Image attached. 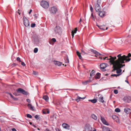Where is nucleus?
<instances>
[{"mask_svg":"<svg viewBox=\"0 0 131 131\" xmlns=\"http://www.w3.org/2000/svg\"><path fill=\"white\" fill-rule=\"evenodd\" d=\"M101 4L100 1L99 0H98L96 3L94 4V8L97 12H99L101 10Z\"/></svg>","mask_w":131,"mask_h":131,"instance_id":"2","label":"nucleus"},{"mask_svg":"<svg viewBox=\"0 0 131 131\" xmlns=\"http://www.w3.org/2000/svg\"><path fill=\"white\" fill-rule=\"evenodd\" d=\"M81 21H82V19L81 18H80V21H79V23H80V22Z\"/></svg>","mask_w":131,"mask_h":131,"instance_id":"58","label":"nucleus"},{"mask_svg":"<svg viewBox=\"0 0 131 131\" xmlns=\"http://www.w3.org/2000/svg\"><path fill=\"white\" fill-rule=\"evenodd\" d=\"M13 94L15 96H18L19 95V94H18V93L16 92H15Z\"/></svg>","mask_w":131,"mask_h":131,"instance_id":"48","label":"nucleus"},{"mask_svg":"<svg viewBox=\"0 0 131 131\" xmlns=\"http://www.w3.org/2000/svg\"><path fill=\"white\" fill-rule=\"evenodd\" d=\"M101 74L99 73H96V75L94 77L96 79H99L100 78Z\"/></svg>","mask_w":131,"mask_h":131,"instance_id":"19","label":"nucleus"},{"mask_svg":"<svg viewBox=\"0 0 131 131\" xmlns=\"http://www.w3.org/2000/svg\"><path fill=\"white\" fill-rule=\"evenodd\" d=\"M21 64L23 66H25L26 65L25 64L24 62H21Z\"/></svg>","mask_w":131,"mask_h":131,"instance_id":"51","label":"nucleus"},{"mask_svg":"<svg viewBox=\"0 0 131 131\" xmlns=\"http://www.w3.org/2000/svg\"><path fill=\"white\" fill-rule=\"evenodd\" d=\"M16 60L18 61H19V62H21V61L20 60V58L19 57H17V58Z\"/></svg>","mask_w":131,"mask_h":131,"instance_id":"43","label":"nucleus"},{"mask_svg":"<svg viewBox=\"0 0 131 131\" xmlns=\"http://www.w3.org/2000/svg\"><path fill=\"white\" fill-rule=\"evenodd\" d=\"M45 123H46V124H47V122H45Z\"/></svg>","mask_w":131,"mask_h":131,"instance_id":"62","label":"nucleus"},{"mask_svg":"<svg viewBox=\"0 0 131 131\" xmlns=\"http://www.w3.org/2000/svg\"><path fill=\"white\" fill-rule=\"evenodd\" d=\"M95 71L94 70H92V72L90 74V75L91 76H94L95 74Z\"/></svg>","mask_w":131,"mask_h":131,"instance_id":"30","label":"nucleus"},{"mask_svg":"<svg viewBox=\"0 0 131 131\" xmlns=\"http://www.w3.org/2000/svg\"><path fill=\"white\" fill-rule=\"evenodd\" d=\"M125 81L127 82L128 83H129L128 82L127 80H126Z\"/></svg>","mask_w":131,"mask_h":131,"instance_id":"57","label":"nucleus"},{"mask_svg":"<svg viewBox=\"0 0 131 131\" xmlns=\"http://www.w3.org/2000/svg\"><path fill=\"white\" fill-rule=\"evenodd\" d=\"M62 126L64 128L68 130H69L70 129V126L67 124L63 123L62 124Z\"/></svg>","mask_w":131,"mask_h":131,"instance_id":"14","label":"nucleus"},{"mask_svg":"<svg viewBox=\"0 0 131 131\" xmlns=\"http://www.w3.org/2000/svg\"><path fill=\"white\" fill-rule=\"evenodd\" d=\"M112 118L113 119H115L116 118H117L118 117L116 115H114L112 116Z\"/></svg>","mask_w":131,"mask_h":131,"instance_id":"35","label":"nucleus"},{"mask_svg":"<svg viewBox=\"0 0 131 131\" xmlns=\"http://www.w3.org/2000/svg\"><path fill=\"white\" fill-rule=\"evenodd\" d=\"M110 56H108V57H105L104 58V57L102 58V57H99V58H100L101 59V60L103 59L104 60H105V59H106L107 58V60H109V61L108 62L111 63L109 62V61H110V60L108 59L109 58V57Z\"/></svg>","mask_w":131,"mask_h":131,"instance_id":"24","label":"nucleus"},{"mask_svg":"<svg viewBox=\"0 0 131 131\" xmlns=\"http://www.w3.org/2000/svg\"><path fill=\"white\" fill-rule=\"evenodd\" d=\"M27 117L29 118H31L32 117V116L31 115L29 114H27Z\"/></svg>","mask_w":131,"mask_h":131,"instance_id":"38","label":"nucleus"},{"mask_svg":"<svg viewBox=\"0 0 131 131\" xmlns=\"http://www.w3.org/2000/svg\"><path fill=\"white\" fill-rule=\"evenodd\" d=\"M32 10H31V9H30V10L29 12V13H29V14H30L31 13V12H32Z\"/></svg>","mask_w":131,"mask_h":131,"instance_id":"55","label":"nucleus"},{"mask_svg":"<svg viewBox=\"0 0 131 131\" xmlns=\"http://www.w3.org/2000/svg\"><path fill=\"white\" fill-rule=\"evenodd\" d=\"M121 74H112L111 75V76H112V77H117L119 76Z\"/></svg>","mask_w":131,"mask_h":131,"instance_id":"36","label":"nucleus"},{"mask_svg":"<svg viewBox=\"0 0 131 131\" xmlns=\"http://www.w3.org/2000/svg\"><path fill=\"white\" fill-rule=\"evenodd\" d=\"M99 12V15L101 17H102L105 16V12L104 11H100Z\"/></svg>","mask_w":131,"mask_h":131,"instance_id":"11","label":"nucleus"},{"mask_svg":"<svg viewBox=\"0 0 131 131\" xmlns=\"http://www.w3.org/2000/svg\"><path fill=\"white\" fill-rule=\"evenodd\" d=\"M57 11V8L54 7H52L51 8L50 11L52 13H56Z\"/></svg>","mask_w":131,"mask_h":131,"instance_id":"15","label":"nucleus"},{"mask_svg":"<svg viewBox=\"0 0 131 131\" xmlns=\"http://www.w3.org/2000/svg\"><path fill=\"white\" fill-rule=\"evenodd\" d=\"M54 32L56 34H60L62 33V29L59 26H56L54 29Z\"/></svg>","mask_w":131,"mask_h":131,"instance_id":"5","label":"nucleus"},{"mask_svg":"<svg viewBox=\"0 0 131 131\" xmlns=\"http://www.w3.org/2000/svg\"><path fill=\"white\" fill-rule=\"evenodd\" d=\"M91 16L92 17L93 20H94L95 19H94V17L93 15V13H92L91 14Z\"/></svg>","mask_w":131,"mask_h":131,"instance_id":"50","label":"nucleus"},{"mask_svg":"<svg viewBox=\"0 0 131 131\" xmlns=\"http://www.w3.org/2000/svg\"><path fill=\"white\" fill-rule=\"evenodd\" d=\"M34 126L36 128V126L35 125H34Z\"/></svg>","mask_w":131,"mask_h":131,"instance_id":"59","label":"nucleus"},{"mask_svg":"<svg viewBox=\"0 0 131 131\" xmlns=\"http://www.w3.org/2000/svg\"><path fill=\"white\" fill-rule=\"evenodd\" d=\"M121 68H117L116 70V73L117 74L120 73L122 71V70L120 69Z\"/></svg>","mask_w":131,"mask_h":131,"instance_id":"33","label":"nucleus"},{"mask_svg":"<svg viewBox=\"0 0 131 131\" xmlns=\"http://www.w3.org/2000/svg\"><path fill=\"white\" fill-rule=\"evenodd\" d=\"M41 6L45 8H47L49 6L48 3L46 1H42L41 2Z\"/></svg>","mask_w":131,"mask_h":131,"instance_id":"7","label":"nucleus"},{"mask_svg":"<svg viewBox=\"0 0 131 131\" xmlns=\"http://www.w3.org/2000/svg\"><path fill=\"white\" fill-rule=\"evenodd\" d=\"M91 117L94 120H96L97 119V117L94 114H92L91 116Z\"/></svg>","mask_w":131,"mask_h":131,"instance_id":"25","label":"nucleus"},{"mask_svg":"<svg viewBox=\"0 0 131 131\" xmlns=\"http://www.w3.org/2000/svg\"><path fill=\"white\" fill-rule=\"evenodd\" d=\"M33 74H34L35 75H36L37 74V72H33Z\"/></svg>","mask_w":131,"mask_h":131,"instance_id":"56","label":"nucleus"},{"mask_svg":"<svg viewBox=\"0 0 131 131\" xmlns=\"http://www.w3.org/2000/svg\"><path fill=\"white\" fill-rule=\"evenodd\" d=\"M30 123V125L32 124V123H31V122H30V123Z\"/></svg>","mask_w":131,"mask_h":131,"instance_id":"61","label":"nucleus"},{"mask_svg":"<svg viewBox=\"0 0 131 131\" xmlns=\"http://www.w3.org/2000/svg\"><path fill=\"white\" fill-rule=\"evenodd\" d=\"M43 99L46 101H48L49 100V97L48 96L46 95H44L43 96Z\"/></svg>","mask_w":131,"mask_h":131,"instance_id":"27","label":"nucleus"},{"mask_svg":"<svg viewBox=\"0 0 131 131\" xmlns=\"http://www.w3.org/2000/svg\"><path fill=\"white\" fill-rule=\"evenodd\" d=\"M56 41V39L55 38H53L51 39L49 41V42L50 44H52L53 42H54Z\"/></svg>","mask_w":131,"mask_h":131,"instance_id":"20","label":"nucleus"},{"mask_svg":"<svg viewBox=\"0 0 131 131\" xmlns=\"http://www.w3.org/2000/svg\"><path fill=\"white\" fill-rule=\"evenodd\" d=\"M92 76H91L90 77V78H89L90 80L89 81H90V82L91 81V80H93V79L92 78Z\"/></svg>","mask_w":131,"mask_h":131,"instance_id":"49","label":"nucleus"},{"mask_svg":"<svg viewBox=\"0 0 131 131\" xmlns=\"http://www.w3.org/2000/svg\"><path fill=\"white\" fill-rule=\"evenodd\" d=\"M12 130L13 131H16V130L14 128H13L12 129Z\"/></svg>","mask_w":131,"mask_h":131,"instance_id":"54","label":"nucleus"},{"mask_svg":"<svg viewBox=\"0 0 131 131\" xmlns=\"http://www.w3.org/2000/svg\"><path fill=\"white\" fill-rule=\"evenodd\" d=\"M130 115H131V112L130 113Z\"/></svg>","mask_w":131,"mask_h":131,"instance_id":"63","label":"nucleus"},{"mask_svg":"<svg viewBox=\"0 0 131 131\" xmlns=\"http://www.w3.org/2000/svg\"><path fill=\"white\" fill-rule=\"evenodd\" d=\"M124 111L127 114H128L130 112V109L128 108H125Z\"/></svg>","mask_w":131,"mask_h":131,"instance_id":"16","label":"nucleus"},{"mask_svg":"<svg viewBox=\"0 0 131 131\" xmlns=\"http://www.w3.org/2000/svg\"><path fill=\"white\" fill-rule=\"evenodd\" d=\"M8 93L10 96V97L12 98L13 99L15 100H17V99L16 98L14 97L11 93Z\"/></svg>","mask_w":131,"mask_h":131,"instance_id":"31","label":"nucleus"},{"mask_svg":"<svg viewBox=\"0 0 131 131\" xmlns=\"http://www.w3.org/2000/svg\"><path fill=\"white\" fill-rule=\"evenodd\" d=\"M90 82V81L87 80L86 81L83 83L85 85H86L89 83Z\"/></svg>","mask_w":131,"mask_h":131,"instance_id":"37","label":"nucleus"},{"mask_svg":"<svg viewBox=\"0 0 131 131\" xmlns=\"http://www.w3.org/2000/svg\"><path fill=\"white\" fill-rule=\"evenodd\" d=\"M90 10L92 12H93V8L92 7L91 5H90Z\"/></svg>","mask_w":131,"mask_h":131,"instance_id":"39","label":"nucleus"},{"mask_svg":"<svg viewBox=\"0 0 131 131\" xmlns=\"http://www.w3.org/2000/svg\"><path fill=\"white\" fill-rule=\"evenodd\" d=\"M38 116H39L38 115H36L35 116V117L36 118H38Z\"/></svg>","mask_w":131,"mask_h":131,"instance_id":"53","label":"nucleus"},{"mask_svg":"<svg viewBox=\"0 0 131 131\" xmlns=\"http://www.w3.org/2000/svg\"><path fill=\"white\" fill-rule=\"evenodd\" d=\"M23 20L24 25L26 27H28L29 26V21L26 17L24 16L23 17Z\"/></svg>","mask_w":131,"mask_h":131,"instance_id":"6","label":"nucleus"},{"mask_svg":"<svg viewBox=\"0 0 131 131\" xmlns=\"http://www.w3.org/2000/svg\"><path fill=\"white\" fill-rule=\"evenodd\" d=\"M27 101L28 103H30V100L29 99H27Z\"/></svg>","mask_w":131,"mask_h":131,"instance_id":"52","label":"nucleus"},{"mask_svg":"<svg viewBox=\"0 0 131 131\" xmlns=\"http://www.w3.org/2000/svg\"><path fill=\"white\" fill-rule=\"evenodd\" d=\"M38 51V49L37 48H35L34 50V52L35 53L37 52Z\"/></svg>","mask_w":131,"mask_h":131,"instance_id":"41","label":"nucleus"},{"mask_svg":"<svg viewBox=\"0 0 131 131\" xmlns=\"http://www.w3.org/2000/svg\"><path fill=\"white\" fill-rule=\"evenodd\" d=\"M35 25H36L35 23H33L31 24V27H35Z\"/></svg>","mask_w":131,"mask_h":131,"instance_id":"42","label":"nucleus"},{"mask_svg":"<svg viewBox=\"0 0 131 131\" xmlns=\"http://www.w3.org/2000/svg\"><path fill=\"white\" fill-rule=\"evenodd\" d=\"M115 111L116 112H119L120 111V110L118 108H116L115 109Z\"/></svg>","mask_w":131,"mask_h":131,"instance_id":"34","label":"nucleus"},{"mask_svg":"<svg viewBox=\"0 0 131 131\" xmlns=\"http://www.w3.org/2000/svg\"><path fill=\"white\" fill-rule=\"evenodd\" d=\"M14 65V66H16V64L15 63H14L13 64Z\"/></svg>","mask_w":131,"mask_h":131,"instance_id":"60","label":"nucleus"},{"mask_svg":"<svg viewBox=\"0 0 131 131\" xmlns=\"http://www.w3.org/2000/svg\"><path fill=\"white\" fill-rule=\"evenodd\" d=\"M76 53L77 55L78 56L79 58L80 59H82V57L80 53L78 51H77Z\"/></svg>","mask_w":131,"mask_h":131,"instance_id":"29","label":"nucleus"},{"mask_svg":"<svg viewBox=\"0 0 131 131\" xmlns=\"http://www.w3.org/2000/svg\"><path fill=\"white\" fill-rule=\"evenodd\" d=\"M114 93L116 94H117L118 93V91L116 90H114Z\"/></svg>","mask_w":131,"mask_h":131,"instance_id":"44","label":"nucleus"},{"mask_svg":"<svg viewBox=\"0 0 131 131\" xmlns=\"http://www.w3.org/2000/svg\"><path fill=\"white\" fill-rule=\"evenodd\" d=\"M43 113L44 114H46L47 113L49 114V111L48 109H45L42 111Z\"/></svg>","mask_w":131,"mask_h":131,"instance_id":"28","label":"nucleus"},{"mask_svg":"<svg viewBox=\"0 0 131 131\" xmlns=\"http://www.w3.org/2000/svg\"><path fill=\"white\" fill-rule=\"evenodd\" d=\"M104 98L103 96H101L99 98V101L100 102L104 103V102L105 103V102L104 101Z\"/></svg>","mask_w":131,"mask_h":131,"instance_id":"18","label":"nucleus"},{"mask_svg":"<svg viewBox=\"0 0 131 131\" xmlns=\"http://www.w3.org/2000/svg\"><path fill=\"white\" fill-rule=\"evenodd\" d=\"M108 66V65L106 63H102L100 64V68L102 69V70L103 71H105L106 70L104 69Z\"/></svg>","mask_w":131,"mask_h":131,"instance_id":"9","label":"nucleus"},{"mask_svg":"<svg viewBox=\"0 0 131 131\" xmlns=\"http://www.w3.org/2000/svg\"><path fill=\"white\" fill-rule=\"evenodd\" d=\"M73 32H74L73 31H72V32H71L72 36V38H73V37H74V33H73Z\"/></svg>","mask_w":131,"mask_h":131,"instance_id":"47","label":"nucleus"},{"mask_svg":"<svg viewBox=\"0 0 131 131\" xmlns=\"http://www.w3.org/2000/svg\"><path fill=\"white\" fill-rule=\"evenodd\" d=\"M38 130H39V128H38Z\"/></svg>","mask_w":131,"mask_h":131,"instance_id":"64","label":"nucleus"},{"mask_svg":"<svg viewBox=\"0 0 131 131\" xmlns=\"http://www.w3.org/2000/svg\"><path fill=\"white\" fill-rule=\"evenodd\" d=\"M84 128L86 131H88L92 129L91 126L89 124H86L85 125Z\"/></svg>","mask_w":131,"mask_h":131,"instance_id":"12","label":"nucleus"},{"mask_svg":"<svg viewBox=\"0 0 131 131\" xmlns=\"http://www.w3.org/2000/svg\"><path fill=\"white\" fill-rule=\"evenodd\" d=\"M91 51L92 52L94 53H95V54L97 55L98 56L99 55H100V54L98 52H97L96 51L93 50H91Z\"/></svg>","mask_w":131,"mask_h":131,"instance_id":"23","label":"nucleus"},{"mask_svg":"<svg viewBox=\"0 0 131 131\" xmlns=\"http://www.w3.org/2000/svg\"><path fill=\"white\" fill-rule=\"evenodd\" d=\"M16 91L17 93H21L26 95H27L29 94V93L28 92L21 88H18Z\"/></svg>","mask_w":131,"mask_h":131,"instance_id":"4","label":"nucleus"},{"mask_svg":"<svg viewBox=\"0 0 131 131\" xmlns=\"http://www.w3.org/2000/svg\"><path fill=\"white\" fill-rule=\"evenodd\" d=\"M124 101L126 102H130L131 100V97L130 96H125L123 98Z\"/></svg>","mask_w":131,"mask_h":131,"instance_id":"10","label":"nucleus"},{"mask_svg":"<svg viewBox=\"0 0 131 131\" xmlns=\"http://www.w3.org/2000/svg\"><path fill=\"white\" fill-rule=\"evenodd\" d=\"M77 30V28H75L74 29V30H73L72 31H74L73 33H74V34H75Z\"/></svg>","mask_w":131,"mask_h":131,"instance_id":"45","label":"nucleus"},{"mask_svg":"<svg viewBox=\"0 0 131 131\" xmlns=\"http://www.w3.org/2000/svg\"><path fill=\"white\" fill-rule=\"evenodd\" d=\"M100 119L103 123L104 125L108 126L109 125V124L106 121L104 118L102 116H100Z\"/></svg>","mask_w":131,"mask_h":131,"instance_id":"8","label":"nucleus"},{"mask_svg":"<svg viewBox=\"0 0 131 131\" xmlns=\"http://www.w3.org/2000/svg\"><path fill=\"white\" fill-rule=\"evenodd\" d=\"M28 106L29 109L32 111L34 110V107L32 106V105L30 104H28Z\"/></svg>","mask_w":131,"mask_h":131,"instance_id":"22","label":"nucleus"},{"mask_svg":"<svg viewBox=\"0 0 131 131\" xmlns=\"http://www.w3.org/2000/svg\"><path fill=\"white\" fill-rule=\"evenodd\" d=\"M89 101H91V102L93 103H95L97 102V100L95 99H93V100H90Z\"/></svg>","mask_w":131,"mask_h":131,"instance_id":"32","label":"nucleus"},{"mask_svg":"<svg viewBox=\"0 0 131 131\" xmlns=\"http://www.w3.org/2000/svg\"><path fill=\"white\" fill-rule=\"evenodd\" d=\"M54 63L55 65L58 66H60L61 65L62 63L57 61H54Z\"/></svg>","mask_w":131,"mask_h":131,"instance_id":"17","label":"nucleus"},{"mask_svg":"<svg viewBox=\"0 0 131 131\" xmlns=\"http://www.w3.org/2000/svg\"><path fill=\"white\" fill-rule=\"evenodd\" d=\"M97 26L100 29L104 30H107L108 29V27H106L104 25L101 26H99L98 25H97Z\"/></svg>","mask_w":131,"mask_h":131,"instance_id":"13","label":"nucleus"},{"mask_svg":"<svg viewBox=\"0 0 131 131\" xmlns=\"http://www.w3.org/2000/svg\"><path fill=\"white\" fill-rule=\"evenodd\" d=\"M85 98V97H79V96H78L77 97V99H76V101L77 102H78L80 101L81 99L83 100Z\"/></svg>","mask_w":131,"mask_h":131,"instance_id":"21","label":"nucleus"},{"mask_svg":"<svg viewBox=\"0 0 131 131\" xmlns=\"http://www.w3.org/2000/svg\"><path fill=\"white\" fill-rule=\"evenodd\" d=\"M81 53L82 54L84 55V54H86V53L83 50L81 49Z\"/></svg>","mask_w":131,"mask_h":131,"instance_id":"40","label":"nucleus"},{"mask_svg":"<svg viewBox=\"0 0 131 131\" xmlns=\"http://www.w3.org/2000/svg\"><path fill=\"white\" fill-rule=\"evenodd\" d=\"M119 56L120 55L117 56L118 58L115 61V60L116 59V57L115 56L114 57L110 56L108 59L110 60L109 62L111 63V64L113 65V68L114 70H115L117 68H121L125 66V64H122L126 62L125 59H123Z\"/></svg>","mask_w":131,"mask_h":131,"instance_id":"1","label":"nucleus"},{"mask_svg":"<svg viewBox=\"0 0 131 131\" xmlns=\"http://www.w3.org/2000/svg\"><path fill=\"white\" fill-rule=\"evenodd\" d=\"M118 55H120L119 57L122 58H123V59H125L124 60H125L126 62H128L130 60V59L129 58V57L131 56V54L130 53H129L127 56L125 55L122 56L121 54H119Z\"/></svg>","mask_w":131,"mask_h":131,"instance_id":"3","label":"nucleus"},{"mask_svg":"<svg viewBox=\"0 0 131 131\" xmlns=\"http://www.w3.org/2000/svg\"><path fill=\"white\" fill-rule=\"evenodd\" d=\"M66 63H69V58L68 57L67 58L66 60Z\"/></svg>","mask_w":131,"mask_h":131,"instance_id":"46","label":"nucleus"},{"mask_svg":"<svg viewBox=\"0 0 131 131\" xmlns=\"http://www.w3.org/2000/svg\"><path fill=\"white\" fill-rule=\"evenodd\" d=\"M21 13L20 12V10L19 9H18V11H16V15L18 17H20Z\"/></svg>","mask_w":131,"mask_h":131,"instance_id":"26","label":"nucleus"}]
</instances>
